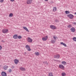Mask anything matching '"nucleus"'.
I'll list each match as a JSON object with an SVG mask.
<instances>
[{"label": "nucleus", "mask_w": 76, "mask_h": 76, "mask_svg": "<svg viewBox=\"0 0 76 76\" xmlns=\"http://www.w3.org/2000/svg\"><path fill=\"white\" fill-rule=\"evenodd\" d=\"M53 38L54 40H52L51 42H52V43H54L55 42H56V39H58V38L56 36H53Z\"/></svg>", "instance_id": "1"}, {"label": "nucleus", "mask_w": 76, "mask_h": 76, "mask_svg": "<svg viewBox=\"0 0 76 76\" xmlns=\"http://www.w3.org/2000/svg\"><path fill=\"white\" fill-rule=\"evenodd\" d=\"M8 29H4L2 30V33L4 34H7L8 33Z\"/></svg>", "instance_id": "2"}, {"label": "nucleus", "mask_w": 76, "mask_h": 76, "mask_svg": "<svg viewBox=\"0 0 76 76\" xmlns=\"http://www.w3.org/2000/svg\"><path fill=\"white\" fill-rule=\"evenodd\" d=\"M67 16L71 19H72L73 18H74V16H73V15L72 14L68 15H67Z\"/></svg>", "instance_id": "3"}, {"label": "nucleus", "mask_w": 76, "mask_h": 76, "mask_svg": "<svg viewBox=\"0 0 76 76\" xmlns=\"http://www.w3.org/2000/svg\"><path fill=\"white\" fill-rule=\"evenodd\" d=\"M59 67L60 69H61L62 70H64V66L62 64H59Z\"/></svg>", "instance_id": "4"}, {"label": "nucleus", "mask_w": 76, "mask_h": 76, "mask_svg": "<svg viewBox=\"0 0 76 76\" xmlns=\"http://www.w3.org/2000/svg\"><path fill=\"white\" fill-rule=\"evenodd\" d=\"M50 28L52 29H57V27H56V26L51 25L50 26Z\"/></svg>", "instance_id": "5"}, {"label": "nucleus", "mask_w": 76, "mask_h": 76, "mask_svg": "<svg viewBox=\"0 0 76 76\" xmlns=\"http://www.w3.org/2000/svg\"><path fill=\"white\" fill-rule=\"evenodd\" d=\"M18 38L19 39V36H18L17 34H15L13 36V38L14 39H18Z\"/></svg>", "instance_id": "6"}, {"label": "nucleus", "mask_w": 76, "mask_h": 76, "mask_svg": "<svg viewBox=\"0 0 76 76\" xmlns=\"http://www.w3.org/2000/svg\"><path fill=\"white\" fill-rule=\"evenodd\" d=\"M26 48L27 49L28 51H30L31 50L30 49V47L28 45H26Z\"/></svg>", "instance_id": "7"}, {"label": "nucleus", "mask_w": 76, "mask_h": 76, "mask_svg": "<svg viewBox=\"0 0 76 76\" xmlns=\"http://www.w3.org/2000/svg\"><path fill=\"white\" fill-rule=\"evenodd\" d=\"M27 41L28 42H32V39L29 37H28L27 38Z\"/></svg>", "instance_id": "8"}, {"label": "nucleus", "mask_w": 76, "mask_h": 76, "mask_svg": "<svg viewBox=\"0 0 76 76\" xmlns=\"http://www.w3.org/2000/svg\"><path fill=\"white\" fill-rule=\"evenodd\" d=\"M54 58H55L58 59L60 58V55H58V54H57L54 56Z\"/></svg>", "instance_id": "9"}, {"label": "nucleus", "mask_w": 76, "mask_h": 76, "mask_svg": "<svg viewBox=\"0 0 76 76\" xmlns=\"http://www.w3.org/2000/svg\"><path fill=\"white\" fill-rule=\"evenodd\" d=\"M32 0H27V4H30L31 3H32Z\"/></svg>", "instance_id": "10"}, {"label": "nucleus", "mask_w": 76, "mask_h": 76, "mask_svg": "<svg viewBox=\"0 0 76 76\" xmlns=\"http://www.w3.org/2000/svg\"><path fill=\"white\" fill-rule=\"evenodd\" d=\"M47 39H48V36H46L45 37H43L42 38V40L43 41H46Z\"/></svg>", "instance_id": "11"}, {"label": "nucleus", "mask_w": 76, "mask_h": 76, "mask_svg": "<svg viewBox=\"0 0 76 76\" xmlns=\"http://www.w3.org/2000/svg\"><path fill=\"white\" fill-rule=\"evenodd\" d=\"M1 75L2 76H7L6 73L4 72H2L1 73Z\"/></svg>", "instance_id": "12"}, {"label": "nucleus", "mask_w": 76, "mask_h": 76, "mask_svg": "<svg viewBox=\"0 0 76 76\" xmlns=\"http://www.w3.org/2000/svg\"><path fill=\"white\" fill-rule=\"evenodd\" d=\"M70 30L72 32H75V28L73 27L71 28Z\"/></svg>", "instance_id": "13"}, {"label": "nucleus", "mask_w": 76, "mask_h": 76, "mask_svg": "<svg viewBox=\"0 0 76 76\" xmlns=\"http://www.w3.org/2000/svg\"><path fill=\"white\" fill-rule=\"evenodd\" d=\"M61 45H64V47H67V45L65 43H64L63 42H61Z\"/></svg>", "instance_id": "14"}, {"label": "nucleus", "mask_w": 76, "mask_h": 76, "mask_svg": "<svg viewBox=\"0 0 76 76\" xmlns=\"http://www.w3.org/2000/svg\"><path fill=\"white\" fill-rule=\"evenodd\" d=\"M14 61L15 64H18L19 62V60L17 59H15L14 60Z\"/></svg>", "instance_id": "15"}, {"label": "nucleus", "mask_w": 76, "mask_h": 76, "mask_svg": "<svg viewBox=\"0 0 76 76\" xmlns=\"http://www.w3.org/2000/svg\"><path fill=\"white\" fill-rule=\"evenodd\" d=\"M20 69L22 71H25V70H26V69H25V68L23 67H20Z\"/></svg>", "instance_id": "16"}, {"label": "nucleus", "mask_w": 76, "mask_h": 76, "mask_svg": "<svg viewBox=\"0 0 76 76\" xmlns=\"http://www.w3.org/2000/svg\"><path fill=\"white\" fill-rule=\"evenodd\" d=\"M8 67H9V66H8L6 65H5L4 66L3 68L4 69V70H7V68H8Z\"/></svg>", "instance_id": "17"}, {"label": "nucleus", "mask_w": 76, "mask_h": 76, "mask_svg": "<svg viewBox=\"0 0 76 76\" xmlns=\"http://www.w3.org/2000/svg\"><path fill=\"white\" fill-rule=\"evenodd\" d=\"M23 29H24L26 30V31H28V32H29V30H28V29L27 28H26V27H23Z\"/></svg>", "instance_id": "18"}, {"label": "nucleus", "mask_w": 76, "mask_h": 76, "mask_svg": "<svg viewBox=\"0 0 76 76\" xmlns=\"http://www.w3.org/2000/svg\"><path fill=\"white\" fill-rule=\"evenodd\" d=\"M61 64H63V65H64L65 66V65H66V62L64 61H63L61 62Z\"/></svg>", "instance_id": "19"}, {"label": "nucleus", "mask_w": 76, "mask_h": 76, "mask_svg": "<svg viewBox=\"0 0 76 76\" xmlns=\"http://www.w3.org/2000/svg\"><path fill=\"white\" fill-rule=\"evenodd\" d=\"M48 75V76H53V75L51 72L49 73Z\"/></svg>", "instance_id": "20"}, {"label": "nucleus", "mask_w": 76, "mask_h": 76, "mask_svg": "<svg viewBox=\"0 0 76 76\" xmlns=\"http://www.w3.org/2000/svg\"><path fill=\"white\" fill-rule=\"evenodd\" d=\"M56 10H57V8L56 7H54L53 9V12H56Z\"/></svg>", "instance_id": "21"}, {"label": "nucleus", "mask_w": 76, "mask_h": 76, "mask_svg": "<svg viewBox=\"0 0 76 76\" xmlns=\"http://www.w3.org/2000/svg\"><path fill=\"white\" fill-rule=\"evenodd\" d=\"M13 16V14L12 13H11L10 14L9 17H12Z\"/></svg>", "instance_id": "22"}, {"label": "nucleus", "mask_w": 76, "mask_h": 76, "mask_svg": "<svg viewBox=\"0 0 76 76\" xmlns=\"http://www.w3.org/2000/svg\"><path fill=\"white\" fill-rule=\"evenodd\" d=\"M61 75L62 76H66V73L64 72H63L61 74Z\"/></svg>", "instance_id": "23"}, {"label": "nucleus", "mask_w": 76, "mask_h": 76, "mask_svg": "<svg viewBox=\"0 0 76 76\" xmlns=\"http://www.w3.org/2000/svg\"><path fill=\"white\" fill-rule=\"evenodd\" d=\"M73 41H74L76 42V37H73Z\"/></svg>", "instance_id": "24"}, {"label": "nucleus", "mask_w": 76, "mask_h": 76, "mask_svg": "<svg viewBox=\"0 0 76 76\" xmlns=\"http://www.w3.org/2000/svg\"><path fill=\"white\" fill-rule=\"evenodd\" d=\"M65 13L66 14H69V13H70V12L69 11H65Z\"/></svg>", "instance_id": "25"}, {"label": "nucleus", "mask_w": 76, "mask_h": 76, "mask_svg": "<svg viewBox=\"0 0 76 76\" xmlns=\"http://www.w3.org/2000/svg\"><path fill=\"white\" fill-rule=\"evenodd\" d=\"M35 54L36 55V56H38V55H39V53L38 52H35Z\"/></svg>", "instance_id": "26"}, {"label": "nucleus", "mask_w": 76, "mask_h": 76, "mask_svg": "<svg viewBox=\"0 0 76 76\" xmlns=\"http://www.w3.org/2000/svg\"><path fill=\"white\" fill-rule=\"evenodd\" d=\"M67 27L69 28H71V27H72V25H68Z\"/></svg>", "instance_id": "27"}, {"label": "nucleus", "mask_w": 76, "mask_h": 76, "mask_svg": "<svg viewBox=\"0 0 76 76\" xmlns=\"http://www.w3.org/2000/svg\"><path fill=\"white\" fill-rule=\"evenodd\" d=\"M8 72L9 73H11L12 72V69H10L8 70Z\"/></svg>", "instance_id": "28"}, {"label": "nucleus", "mask_w": 76, "mask_h": 76, "mask_svg": "<svg viewBox=\"0 0 76 76\" xmlns=\"http://www.w3.org/2000/svg\"><path fill=\"white\" fill-rule=\"evenodd\" d=\"M0 3H2L4 2V0H0Z\"/></svg>", "instance_id": "29"}, {"label": "nucleus", "mask_w": 76, "mask_h": 76, "mask_svg": "<svg viewBox=\"0 0 76 76\" xmlns=\"http://www.w3.org/2000/svg\"><path fill=\"white\" fill-rule=\"evenodd\" d=\"M2 49V47L0 45V50H1V49Z\"/></svg>", "instance_id": "30"}, {"label": "nucleus", "mask_w": 76, "mask_h": 76, "mask_svg": "<svg viewBox=\"0 0 76 76\" xmlns=\"http://www.w3.org/2000/svg\"><path fill=\"white\" fill-rule=\"evenodd\" d=\"M21 38H22V36H19V39H21Z\"/></svg>", "instance_id": "31"}, {"label": "nucleus", "mask_w": 76, "mask_h": 76, "mask_svg": "<svg viewBox=\"0 0 76 76\" xmlns=\"http://www.w3.org/2000/svg\"><path fill=\"white\" fill-rule=\"evenodd\" d=\"M11 1H12V2H13L14 1H15V0H10Z\"/></svg>", "instance_id": "32"}, {"label": "nucleus", "mask_w": 76, "mask_h": 76, "mask_svg": "<svg viewBox=\"0 0 76 76\" xmlns=\"http://www.w3.org/2000/svg\"><path fill=\"white\" fill-rule=\"evenodd\" d=\"M15 67V66H12V68L13 69V68H14Z\"/></svg>", "instance_id": "33"}, {"label": "nucleus", "mask_w": 76, "mask_h": 76, "mask_svg": "<svg viewBox=\"0 0 76 76\" xmlns=\"http://www.w3.org/2000/svg\"><path fill=\"white\" fill-rule=\"evenodd\" d=\"M73 24H74V25H76V23H73Z\"/></svg>", "instance_id": "34"}, {"label": "nucleus", "mask_w": 76, "mask_h": 76, "mask_svg": "<svg viewBox=\"0 0 76 76\" xmlns=\"http://www.w3.org/2000/svg\"><path fill=\"white\" fill-rule=\"evenodd\" d=\"M2 42H4V41L3 40H2Z\"/></svg>", "instance_id": "35"}, {"label": "nucleus", "mask_w": 76, "mask_h": 76, "mask_svg": "<svg viewBox=\"0 0 76 76\" xmlns=\"http://www.w3.org/2000/svg\"><path fill=\"white\" fill-rule=\"evenodd\" d=\"M45 1H48V0H45Z\"/></svg>", "instance_id": "36"}, {"label": "nucleus", "mask_w": 76, "mask_h": 76, "mask_svg": "<svg viewBox=\"0 0 76 76\" xmlns=\"http://www.w3.org/2000/svg\"><path fill=\"white\" fill-rule=\"evenodd\" d=\"M75 15H76V12L75 13Z\"/></svg>", "instance_id": "37"}, {"label": "nucleus", "mask_w": 76, "mask_h": 76, "mask_svg": "<svg viewBox=\"0 0 76 76\" xmlns=\"http://www.w3.org/2000/svg\"><path fill=\"white\" fill-rule=\"evenodd\" d=\"M25 54H26V52H25Z\"/></svg>", "instance_id": "38"}]
</instances>
